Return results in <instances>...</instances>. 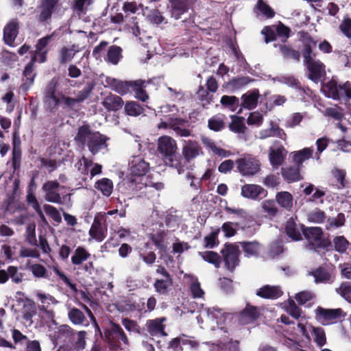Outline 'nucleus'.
Returning a JSON list of instances; mask_svg holds the SVG:
<instances>
[{
	"mask_svg": "<svg viewBox=\"0 0 351 351\" xmlns=\"http://www.w3.org/2000/svg\"><path fill=\"white\" fill-rule=\"evenodd\" d=\"M74 139L83 147L86 144L90 152L95 155L108 146L106 142L109 138L99 132L92 131L89 125H83L79 127Z\"/></svg>",
	"mask_w": 351,
	"mask_h": 351,
	"instance_id": "f257e3e1",
	"label": "nucleus"
},
{
	"mask_svg": "<svg viewBox=\"0 0 351 351\" xmlns=\"http://www.w3.org/2000/svg\"><path fill=\"white\" fill-rule=\"evenodd\" d=\"M176 141L169 136H160L158 140V151L167 165L176 168L179 173L183 171L184 164L179 153L177 152Z\"/></svg>",
	"mask_w": 351,
	"mask_h": 351,
	"instance_id": "f03ea898",
	"label": "nucleus"
},
{
	"mask_svg": "<svg viewBox=\"0 0 351 351\" xmlns=\"http://www.w3.org/2000/svg\"><path fill=\"white\" fill-rule=\"evenodd\" d=\"M322 90L328 98L345 102L351 101V82L350 81L339 84L337 80L332 77L328 82L323 84Z\"/></svg>",
	"mask_w": 351,
	"mask_h": 351,
	"instance_id": "7ed1b4c3",
	"label": "nucleus"
},
{
	"mask_svg": "<svg viewBox=\"0 0 351 351\" xmlns=\"http://www.w3.org/2000/svg\"><path fill=\"white\" fill-rule=\"evenodd\" d=\"M128 186L134 195L138 197H149L152 189L161 190L164 185L162 182H154L150 175L145 174L138 179H131L128 181Z\"/></svg>",
	"mask_w": 351,
	"mask_h": 351,
	"instance_id": "20e7f679",
	"label": "nucleus"
},
{
	"mask_svg": "<svg viewBox=\"0 0 351 351\" xmlns=\"http://www.w3.org/2000/svg\"><path fill=\"white\" fill-rule=\"evenodd\" d=\"M302 234L309 241V244L315 250L320 249L326 250L332 248V244L328 237H324V232L321 227H305L301 226Z\"/></svg>",
	"mask_w": 351,
	"mask_h": 351,
	"instance_id": "39448f33",
	"label": "nucleus"
},
{
	"mask_svg": "<svg viewBox=\"0 0 351 351\" xmlns=\"http://www.w3.org/2000/svg\"><path fill=\"white\" fill-rule=\"evenodd\" d=\"M58 332L67 339L73 350L80 351L85 349L87 335L85 330L77 331L68 325H62L59 328Z\"/></svg>",
	"mask_w": 351,
	"mask_h": 351,
	"instance_id": "423d86ee",
	"label": "nucleus"
},
{
	"mask_svg": "<svg viewBox=\"0 0 351 351\" xmlns=\"http://www.w3.org/2000/svg\"><path fill=\"white\" fill-rule=\"evenodd\" d=\"M105 341L109 348L117 350L121 348V341L125 345L129 344L128 338L119 324L112 323L111 326L104 331Z\"/></svg>",
	"mask_w": 351,
	"mask_h": 351,
	"instance_id": "0eeeda50",
	"label": "nucleus"
},
{
	"mask_svg": "<svg viewBox=\"0 0 351 351\" xmlns=\"http://www.w3.org/2000/svg\"><path fill=\"white\" fill-rule=\"evenodd\" d=\"M317 53L304 56L303 62L308 71V78L313 82H318L326 75V66L318 59Z\"/></svg>",
	"mask_w": 351,
	"mask_h": 351,
	"instance_id": "6e6552de",
	"label": "nucleus"
},
{
	"mask_svg": "<svg viewBox=\"0 0 351 351\" xmlns=\"http://www.w3.org/2000/svg\"><path fill=\"white\" fill-rule=\"evenodd\" d=\"M58 85V78L54 77L49 82L45 89L44 101L48 104L51 110L58 106L63 107L64 105L63 97L66 95L62 92H57Z\"/></svg>",
	"mask_w": 351,
	"mask_h": 351,
	"instance_id": "1a4fd4ad",
	"label": "nucleus"
},
{
	"mask_svg": "<svg viewBox=\"0 0 351 351\" xmlns=\"http://www.w3.org/2000/svg\"><path fill=\"white\" fill-rule=\"evenodd\" d=\"M221 260L225 267L230 272H233L240 263V250L237 243H226L221 250Z\"/></svg>",
	"mask_w": 351,
	"mask_h": 351,
	"instance_id": "9d476101",
	"label": "nucleus"
},
{
	"mask_svg": "<svg viewBox=\"0 0 351 351\" xmlns=\"http://www.w3.org/2000/svg\"><path fill=\"white\" fill-rule=\"evenodd\" d=\"M61 0H40L37 7L38 14L36 16L37 21L40 23L51 22L52 14L61 7Z\"/></svg>",
	"mask_w": 351,
	"mask_h": 351,
	"instance_id": "9b49d317",
	"label": "nucleus"
},
{
	"mask_svg": "<svg viewBox=\"0 0 351 351\" xmlns=\"http://www.w3.org/2000/svg\"><path fill=\"white\" fill-rule=\"evenodd\" d=\"M235 164L239 172L243 176H254L260 171L259 161L250 155L237 159Z\"/></svg>",
	"mask_w": 351,
	"mask_h": 351,
	"instance_id": "f8f14e48",
	"label": "nucleus"
},
{
	"mask_svg": "<svg viewBox=\"0 0 351 351\" xmlns=\"http://www.w3.org/2000/svg\"><path fill=\"white\" fill-rule=\"evenodd\" d=\"M201 154H203L202 148L197 141L195 140L184 141L181 156L184 167Z\"/></svg>",
	"mask_w": 351,
	"mask_h": 351,
	"instance_id": "ddd939ff",
	"label": "nucleus"
},
{
	"mask_svg": "<svg viewBox=\"0 0 351 351\" xmlns=\"http://www.w3.org/2000/svg\"><path fill=\"white\" fill-rule=\"evenodd\" d=\"M94 84L88 83L81 90L78 91L76 97L69 96L63 97L64 105L63 108H67L69 110H76L75 107L76 104L83 103L91 95L94 89Z\"/></svg>",
	"mask_w": 351,
	"mask_h": 351,
	"instance_id": "4468645a",
	"label": "nucleus"
},
{
	"mask_svg": "<svg viewBox=\"0 0 351 351\" xmlns=\"http://www.w3.org/2000/svg\"><path fill=\"white\" fill-rule=\"evenodd\" d=\"M193 3V0H168L167 10L172 18L178 20L189 12Z\"/></svg>",
	"mask_w": 351,
	"mask_h": 351,
	"instance_id": "2eb2a0df",
	"label": "nucleus"
},
{
	"mask_svg": "<svg viewBox=\"0 0 351 351\" xmlns=\"http://www.w3.org/2000/svg\"><path fill=\"white\" fill-rule=\"evenodd\" d=\"M20 23L18 19L10 20L3 29V40L8 46L14 47L19 33Z\"/></svg>",
	"mask_w": 351,
	"mask_h": 351,
	"instance_id": "dca6fc26",
	"label": "nucleus"
},
{
	"mask_svg": "<svg viewBox=\"0 0 351 351\" xmlns=\"http://www.w3.org/2000/svg\"><path fill=\"white\" fill-rule=\"evenodd\" d=\"M167 321L166 317H157L152 319H147L145 323V327L147 332L152 337H166L167 333L165 331Z\"/></svg>",
	"mask_w": 351,
	"mask_h": 351,
	"instance_id": "f3484780",
	"label": "nucleus"
},
{
	"mask_svg": "<svg viewBox=\"0 0 351 351\" xmlns=\"http://www.w3.org/2000/svg\"><path fill=\"white\" fill-rule=\"evenodd\" d=\"M106 221L105 215H97L89 230L90 237L98 242H101L106 237L107 228L102 226Z\"/></svg>",
	"mask_w": 351,
	"mask_h": 351,
	"instance_id": "a211bd4d",
	"label": "nucleus"
},
{
	"mask_svg": "<svg viewBox=\"0 0 351 351\" xmlns=\"http://www.w3.org/2000/svg\"><path fill=\"white\" fill-rule=\"evenodd\" d=\"M60 183L57 180H49L45 182L42 190L45 193V199L47 202L56 204H62L58 188Z\"/></svg>",
	"mask_w": 351,
	"mask_h": 351,
	"instance_id": "6ab92c4d",
	"label": "nucleus"
},
{
	"mask_svg": "<svg viewBox=\"0 0 351 351\" xmlns=\"http://www.w3.org/2000/svg\"><path fill=\"white\" fill-rule=\"evenodd\" d=\"M36 58L32 57L30 61L25 65L22 73V84L21 88L23 91H27L34 84L36 73L34 71V64Z\"/></svg>",
	"mask_w": 351,
	"mask_h": 351,
	"instance_id": "aec40b11",
	"label": "nucleus"
},
{
	"mask_svg": "<svg viewBox=\"0 0 351 351\" xmlns=\"http://www.w3.org/2000/svg\"><path fill=\"white\" fill-rule=\"evenodd\" d=\"M106 86L109 87L116 93L123 95L128 93H131L134 81H121L120 80L106 77L105 79Z\"/></svg>",
	"mask_w": 351,
	"mask_h": 351,
	"instance_id": "412c9836",
	"label": "nucleus"
},
{
	"mask_svg": "<svg viewBox=\"0 0 351 351\" xmlns=\"http://www.w3.org/2000/svg\"><path fill=\"white\" fill-rule=\"evenodd\" d=\"M241 195L245 198L256 200L265 197L267 195V191L260 185L246 184L241 188Z\"/></svg>",
	"mask_w": 351,
	"mask_h": 351,
	"instance_id": "4be33fe9",
	"label": "nucleus"
},
{
	"mask_svg": "<svg viewBox=\"0 0 351 351\" xmlns=\"http://www.w3.org/2000/svg\"><path fill=\"white\" fill-rule=\"evenodd\" d=\"M149 170V165L148 162L139 156L134 157L131 162V175L128 178V181L131 179H138L141 176L146 174Z\"/></svg>",
	"mask_w": 351,
	"mask_h": 351,
	"instance_id": "5701e85b",
	"label": "nucleus"
},
{
	"mask_svg": "<svg viewBox=\"0 0 351 351\" xmlns=\"http://www.w3.org/2000/svg\"><path fill=\"white\" fill-rule=\"evenodd\" d=\"M189 121L182 118L170 117V129L173 130L178 136L188 137L191 131L187 128Z\"/></svg>",
	"mask_w": 351,
	"mask_h": 351,
	"instance_id": "b1692460",
	"label": "nucleus"
},
{
	"mask_svg": "<svg viewBox=\"0 0 351 351\" xmlns=\"http://www.w3.org/2000/svg\"><path fill=\"white\" fill-rule=\"evenodd\" d=\"M261 315L257 306L247 304L245 307L239 313V321L243 324L253 323Z\"/></svg>",
	"mask_w": 351,
	"mask_h": 351,
	"instance_id": "393cba45",
	"label": "nucleus"
},
{
	"mask_svg": "<svg viewBox=\"0 0 351 351\" xmlns=\"http://www.w3.org/2000/svg\"><path fill=\"white\" fill-rule=\"evenodd\" d=\"M317 315L326 322H336L346 316V313L341 308L326 309L318 306L316 309Z\"/></svg>",
	"mask_w": 351,
	"mask_h": 351,
	"instance_id": "a878e982",
	"label": "nucleus"
},
{
	"mask_svg": "<svg viewBox=\"0 0 351 351\" xmlns=\"http://www.w3.org/2000/svg\"><path fill=\"white\" fill-rule=\"evenodd\" d=\"M250 223H252L254 224V221L249 219L246 223L241 221L236 223L228 221L223 223L220 229H221V230L224 232V236L226 237L230 238L237 234V230L236 228L241 229L242 230H245L247 228L252 226Z\"/></svg>",
	"mask_w": 351,
	"mask_h": 351,
	"instance_id": "bb28decb",
	"label": "nucleus"
},
{
	"mask_svg": "<svg viewBox=\"0 0 351 351\" xmlns=\"http://www.w3.org/2000/svg\"><path fill=\"white\" fill-rule=\"evenodd\" d=\"M283 291L279 286L264 285L256 291V295L262 298L275 300L281 297Z\"/></svg>",
	"mask_w": 351,
	"mask_h": 351,
	"instance_id": "cd10ccee",
	"label": "nucleus"
},
{
	"mask_svg": "<svg viewBox=\"0 0 351 351\" xmlns=\"http://www.w3.org/2000/svg\"><path fill=\"white\" fill-rule=\"evenodd\" d=\"M310 275L314 277L316 283H331L333 282L331 270L327 267L320 266L311 271Z\"/></svg>",
	"mask_w": 351,
	"mask_h": 351,
	"instance_id": "c85d7f7f",
	"label": "nucleus"
},
{
	"mask_svg": "<svg viewBox=\"0 0 351 351\" xmlns=\"http://www.w3.org/2000/svg\"><path fill=\"white\" fill-rule=\"evenodd\" d=\"M281 173L283 178L289 183L298 182L302 179L300 174V167L295 164L293 166L282 167Z\"/></svg>",
	"mask_w": 351,
	"mask_h": 351,
	"instance_id": "c756f323",
	"label": "nucleus"
},
{
	"mask_svg": "<svg viewBox=\"0 0 351 351\" xmlns=\"http://www.w3.org/2000/svg\"><path fill=\"white\" fill-rule=\"evenodd\" d=\"M301 40L302 42V49L301 51L302 56H307L315 53L313 51L317 45V41L306 32H301Z\"/></svg>",
	"mask_w": 351,
	"mask_h": 351,
	"instance_id": "7c9ffc66",
	"label": "nucleus"
},
{
	"mask_svg": "<svg viewBox=\"0 0 351 351\" xmlns=\"http://www.w3.org/2000/svg\"><path fill=\"white\" fill-rule=\"evenodd\" d=\"M77 45L75 44L72 45L69 47H62L58 53V60L61 64H65L67 62H70L75 53L78 52Z\"/></svg>",
	"mask_w": 351,
	"mask_h": 351,
	"instance_id": "2f4dec72",
	"label": "nucleus"
},
{
	"mask_svg": "<svg viewBox=\"0 0 351 351\" xmlns=\"http://www.w3.org/2000/svg\"><path fill=\"white\" fill-rule=\"evenodd\" d=\"M123 99L116 95L107 96L102 102L104 107L108 111H117L123 107Z\"/></svg>",
	"mask_w": 351,
	"mask_h": 351,
	"instance_id": "473e14b6",
	"label": "nucleus"
},
{
	"mask_svg": "<svg viewBox=\"0 0 351 351\" xmlns=\"http://www.w3.org/2000/svg\"><path fill=\"white\" fill-rule=\"evenodd\" d=\"M68 318L74 325H82L86 326L89 325V322L84 313L76 307L71 308L69 310Z\"/></svg>",
	"mask_w": 351,
	"mask_h": 351,
	"instance_id": "72a5a7b5",
	"label": "nucleus"
},
{
	"mask_svg": "<svg viewBox=\"0 0 351 351\" xmlns=\"http://www.w3.org/2000/svg\"><path fill=\"white\" fill-rule=\"evenodd\" d=\"M258 97L259 91L258 89L243 94L241 97L243 101L241 106L249 110L255 108L257 106Z\"/></svg>",
	"mask_w": 351,
	"mask_h": 351,
	"instance_id": "f704fd0d",
	"label": "nucleus"
},
{
	"mask_svg": "<svg viewBox=\"0 0 351 351\" xmlns=\"http://www.w3.org/2000/svg\"><path fill=\"white\" fill-rule=\"evenodd\" d=\"M167 232L164 230H160L155 234H152L149 237L156 247L163 253H166L167 251Z\"/></svg>",
	"mask_w": 351,
	"mask_h": 351,
	"instance_id": "c9c22d12",
	"label": "nucleus"
},
{
	"mask_svg": "<svg viewBox=\"0 0 351 351\" xmlns=\"http://www.w3.org/2000/svg\"><path fill=\"white\" fill-rule=\"evenodd\" d=\"M284 152L286 154L287 151L282 145L276 149H270L269 158L270 163L273 167H278L283 163L285 160Z\"/></svg>",
	"mask_w": 351,
	"mask_h": 351,
	"instance_id": "e433bc0d",
	"label": "nucleus"
},
{
	"mask_svg": "<svg viewBox=\"0 0 351 351\" xmlns=\"http://www.w3.org/2000/svg\"><path fill=\"white\" fill-rule=\"evenodd\" d=\"M239 243L245 254V256H258L259 255L261 244L258 241H243Z\"/></svg>",
	"mask_w": 351,
	"mask_h": 351,
	"instance_id": "4c0bfd02",
	"label": "nucleus"
},
{
	"mask_svg": "<svg viewBox=\"0 0 351 351\" xmlns=\"http://www.w3.org/2000/svg\"><path fill=\"white\" fill-rule=\"evenodd\" d=\"M278 204L286 210H291L293 207V195L288 191L278 192L276 195Z\"/></svg>",
	"mask_w": 351,
	"mask_h": 351,
	"instance_id": "58836bf2",
	"label": "nucleus"
},
{
	"mask_svg": "<svg viewBox=\"0 0 351 351\" xmlns=\"http://www.w3.org/2000/svg\"><path fill=\"white\" fill-rule=\"evenodd\" d=\"M156 292L160 295H166L173 286V278H156L153 285Z\"/></svg>",
	"mask_w": 351,
	"mask_h": 351,
	"instance_id": "ea45409f",
	"label": "nucleus"
},
{
	"mask_svg": "<svg viewBox=\"0 0 351 351\" xmlns=\"http://www.w3.org/2000/svg\"><path fill=\"white\" fill-rule=\"evenodd\" d=\"M285 232L293 241H300L302 239L298 226L293 217L289 218L285 224Z\"/></svg>",
	"mask_w": 351,
	"mask_h": 351,
	"instance_id": "a19ab883",
	"label": "nucleus"
},
{
	"mask_svg": "<svg viewBox=\"0 0 351 351\" xmlns=\"http://www.w3.org/2000/svg\"><path fill=\"white\" fill-rule=\"evenodd\" d=\"M313 153L312 147H305L300 151L294 152H293V162L301 167L304 161L312 157Z\"/></svg>",
	"mask_w": 351,
	"mask_h": 351,
	"instance_id": "79ce46f5",
	"label": "nucleus"
},
{
	"mask_svg": "<svg viewBox=\"0 0 351 351\" xmlns=\"http://www.w3.org/2000/svg\"><path fill=\"white\" fill-rule=\"evenodd\" d=\"M95 188L101 191L103 195L109 197L113 191V182L107 178H103L95 183Z\"/></svg>",
	"mask_w": 351,
	"mask_h": 351,
	"instance_id": "37998d69",
	"label": "nucleus"
},
{
	"mask_svg": "<svg viewBox=\"0 0 351 351\" xmlns=\"http://www.w3.org/2000/svg\"><path fill=\"white\" fill-rule=\"evenodd\" d=\"M199 255L202 259L210 264H213L216 268H219L221 263V256L214 251L199 252Z\"/></svg>",
	"mask_w": 351,
	"mask_h": 351,
	"instance_id": "c03bdc74",
	"label": "nucleus"
},
{
	"mask_svg": "<svg viewBox=\"0 0 351 351\" xmlns=\"http://www.w3.org/2000/svg\"><path fill=\"white\" fill-rule=\"evenodd\" d=\"M332 175L335 179V185L338 189H342L348 186L349 182L346 179V172L345 170L335 169L332 171Z\"/></svg>",
	"mask_w": 351,
	"mask_h": 351,
	"instance_id": "a18cd8bd",
	"label": "nucleus"
},
{
	"mask_svg": "<svg viewBox=\"0 0 351 351\" xmlns=\"http://www.w3.org/2000/svg\"><path fill=\"white\" fill-rule=\"evenodd\" d=\"M224 118L225 116L223 114H217L212 117L208 121V128L215 132L222 130L226 127Z\"/></svg>",
	"mask_w": 351,
	"mask_h": 351,
	"instance_id": "49530a36",
	"label": "nucleus"
},
{
	"mask_svg": "<svg viewBox=\"0 0 351 351\" xmlns=\"http://www.w3.org/2000/svg\"><path fill=\"white\" fill-rule=\"evenodd\" d=\"M121 52V47L117 45L110 46L107 52V61L114 65L117 64L122 58Z\"/></svg>",
	"mask_w": 351,
	"mask_h": 351,
	"instance_id": "de8ad7c7",
	"label": "nucleus"
},
{
	"mask_svg": "<svg viewBox=\"0 0 351 351\" xmlns=\"http://www.w3.org/2000/svg\"><path fill=\"white\" fill-rule=\"evenodd\" d=\"M90 254L82 247H78L75 249L73 255L71 257V263L74 265H81L86 261Z\"/></svg>",
	"mask_w": 351,
	"mask_h": 351,
	"instance_id": "09e8293b",
	"label": "nucleus"
},
{
	"mask_svg": "<svg viewBox=\"0 0 351 351\" xmlns=\"http://www.w3.org/2000/svg\"><path fill=\"white\" fill-rule=\"evenodd\" d=\"M149 243H145V247H149ZM139 257L142 261L148 266H152L156 260V254L152 250H147V249H141L138 252Z\"/></svg>",
	"mask_w": 351,
	"mask_h": 351,
	"instance_id": "8fccbe9b",
	"label": "nucleus"
},
{
	"mask_svg": "<svg viewBox=\"0 0 351 351\" xmlns=\"http://www.w3.org/2000/svg\"><path fill=\"white\" fill-rule=\"evenodd\" d=\"M145 82L143 80L134 81L131 93L134 92L136 93V97L142 101H145L148 99L145 90L143 89Z\"/></svg>",
	"mask_w": 351,
	"mask_h": 351,
	"instance_id": "3c124183",
	"label": "nucleus"
},
{
	"mask_svg": "<svg viewBox=\"0 0 351 351\" xmlns=\"http://www.w3.org/2000/svg\"><path fill=\"white\" fill-rule=\"evenodd\" d=\"M124 110L126 114L132 117L138 116L144 111L143 108L136 101H128L125 104Z\"/></svg>",
	"mask_w": 351,
	"mask_h": 351,
	"instance_id": "603ef678",
	"label": "nucleus"
},
{
	"mask_svg": "<svg viewBox=\"0 0 351 351\" xmlns=\"http://www.w3.org/2000/svg\"><path fill=\"white\" fill-rule=\"evenodd\" d=\"M280 50L281 53L287 58L293 59L297 62L300 61L301 54L298 50L293 49L289 45H280Z\"/></svg>",
	"mask_w": 351,
	"mask_h": 351,
	"instance_id": "864d4df0",
	"label": "nucleus"
},
{
	"mask_svg": "<svg viewBox=\"0 0 351 351\" xmlns=\"http://www.w3.org/2000/svg\"><path fill=\"white\" fill-rule=\"evenodd\" d=\"M231 118L232 121L229 124V129L235 133H243L245 129L243 118L236 115H232Z\"/></svg>",
	"mask_w": 351,
	"mask_h": 351,
	"instance_id": "5fc2aeb1",
	"label": "nucleus"
},
{
	"mask_svg": "<svg viewBox=\"0 0 351 351\" xmlns=\"http://www.w3.org/2000/svg\"><path fill=\"white\" fill-rule=\"evenodd\" d=\"M206 88L204 90V87L200 86L198 90V93L202 97L206 96L208 93V91L215 93L218 89V84L216 79L213 76H210L206 80Z\"/></svg>",
	"mask_w": 351,
	"mask_h": 351,
	"instance_id": "6e6d98bb",
	"label": "nucleus"
},
{
	"mask_svg": "<svg viewBox=\"0 0 351 351\" xmlns=\"http://www.w3.org/2000/svg\"><path fill=\"white\" fill-rule=\"evenodd\" d=\"M27 269L32 271L33 276L36 278H46L47 277V269L41 264L35 263L30 265L28 262L26 265Z\"/></svg>",
	"mask_w": 351,
	"mask_h": 351,
	"instance_id": "4d7b16f0",
	"label": "nucleus"
},
{
	"mask_svg": "<svg viewBox=\"0 0 351 351\" xmlns=\"http://www.w3.org/2000/svg\"><path fill=\"white\" fill-rule=\"evenodd\" d=\"M346 222L345 215L340 213L336 217H328L327 219V224L326 225V229L330 230L333 228H339L344 226Z\"/></svg>",
	"mask_w": 351,
	"mask_h": 351,
	"instance_id": "13d9d810",
	"label": "nucleus"
},
{
	"mask_svg": "<svg viewBox=\"0 0 351 351\" xmlns=\"http://www.w3.org/2000/svg\"><path fill=\"white\" fill-rule=\"evenodd\" d=\"M220 230L221 229L218 228L215 231H213L208 235L204 237V247L212 249L219 244L218 235L220 232Z\"/></svg>",
	"mask_w": 351,
	"mask_h": 351,
	"instance_id": "bf43d9fd",
	"label": "nucleus"
},
{
	"mask_svg": "<svg viewBox=\"0 0 351 351\" xmlns=\"http://www.w3.org/2000/svg\"><path fill=\"white\" fill-rule=\"evenodd\" d=\"M326 218V215L325 212L319 208L315 209L307 215L308 221L315 223H324Z\"/></svg>",
	"mask_w": 351,
	"mask_h": 351,
	"instance_id": "052dcab7",
	"label": "nucleus"
},
{
	"mask_svg": "<svg viewBox=\"0 0 351 351\" xmlns=\"http://www.w3.org/2000/svg\"><path fill=\"white\" fill-rule=\"evenodd\" d=\"M261 207L263 212L270 217H275L278 213V209L274 199L264 200L261 204Z\"/></svg>",
	"mask_w": 351,
	"mask_h": 351,
	"instance_id": "680f3d73",
	"label": "nucleus"
},
{
	"mask_svg": "<svg viewBox=\"0 0 351 351\" xmlns=\"http://www.w3.org/2000/svg\"><path fill=\"white\" fill-rule=\"evenodd\" d=\"M222 106L234 111L239 105V99L236 96L223 95L220 101Z\"/></svg>",
	"mask_w": 351,
	"mask_h": 351,
	"instance_id": "e2e57ef3",
	"label": "nucleus"
},
{
	"mask_svg": "<svg viewBox=\"0 0 351 351\" xmlns=\"http://www.w3.org/2000/svg\"><path fill=\"white\" fill-rule=\"evenodd\" d=\"M276 37L278 36L282 43H285L290 37L291 29L289 27L279 22L278 25L274 26Z\"/></svg>",
	"mask_w": 351,
	"mask_h": 351,
	"instance_id": "0e129e2a",
	"label": "nucleus"
},
{
	"mask_svg": "<svg viewBox=\"0 0 351 351\" xmlns=\"http://www.w3.org/2000/svg\"><path fill=\"white\" fill-rule=\"evenodd\" d=\"M335 250L339 253H344L350 245L343 236H337L333 239Z\"/></svg>",
	"mask_w": 351,
	"mask_h": 351,
	"instance_id": "69168bd1",
	"label": "nucleus"
},
{
	"mask_svg": "<svg viewBox=\"0 0 351 351\" xmlns=\"http://www.w3.org/2000/svg\"><path fill=\"white\" fill-rule=\"evenodd\" d=\"M336 291L346 301L351 302V282H343Z\"/></svg>",
	"mask_w": 351,
	"mask_h": 351,
	"instance_id": "338daca9",
	"label": "nucleus"
},
{
	"mask_svg": "<svg viewBox=\"0 0 351 351\" xmlns=\"http://www.w3.org/2000/svg\"><path fill=\"white\" fill-rule=\"evenodd\" d=\"M341 32L350 40H351V19L346 17L339 26Z\"/></svg>",
	"mask_w": 351,
	"mask_h": 351,
	"instance_id": "774afa93",
	"label": "nucleus"
}]
</instances>
